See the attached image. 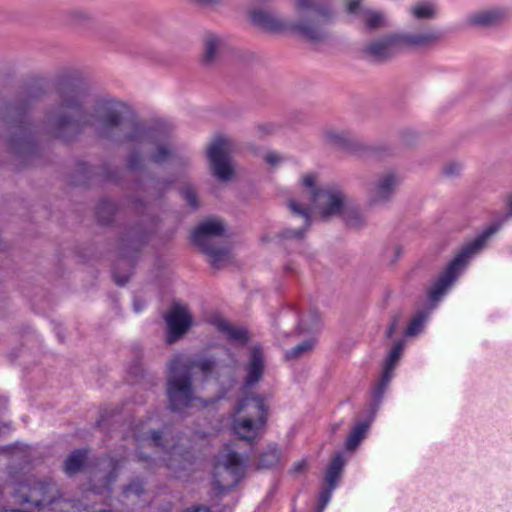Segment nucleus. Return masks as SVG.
Instances as JSON below:
<instances>
[{"mask_svg": "<svg viewBox=\"0 0 512 512\" xmlns=\"http://www.w3.org/2000/svg\"><path fill=\"white\" fill-rule=\"evenodd\" d=\"M134 309L136 312H139L141 310V308L136 303L134 304Z\"/></svg>", "mask_w": 512, "mask_h": 512, "instance_id": "nucleus-48", "label": "nucleus"}, {"mask_svg": "<svg viewBox=\"0 0 512 512\" xmlns=\"http://www.w3.org/2000/svg\"><path fill=\"white\" fill-rule=\"evenodd\" d=\"M294 217L301 219L298 228H286L280 237L284 240H301L312 218L329 220L341 217L347 226L361 228L365 225V216L352 199L337 186H322L318 178L308 173L301 178V192L298 198L288 200Z\"/></svg>", "mask_w": 512, "mask_h": 512, "instance_id": "nucleus-2", "label": "nucleus"}, {"mask_svg": "<svg viewBox=\"0 0 512 512\" xmlns=\"http://www.w3.org/2000/svg\"><path fill=\"white\" fill-rule=\"evenodd\" d=\"M402 178L396 171L387 170L379 173L369 187L367 203L376 206L389 202L395 195Z\"/></svg>", "mask_w": 512, "mask_h": 512, "instance_id": "nucleus-10", "label": "nucleus"}, {"mask_svg": "<svg viewBox=\"0 0 512 512\" xmlns=\"http://www.w3.org/2000/svg\"><path fill=\"white\" fill-rule=\"evenodd\" d=\"M325 139L337 145H345L349 141V134L336 129H327L324 133Z\"/></svg>", "mask_w": 512, "mask_h": 512, "instance_id": "nucleus-30", "label": "nucleus"}, {"mask_svg": "<svg viewBox=\"0 0 512 512\" xmlns=\"http://www.w3.org/2000/svg\"><path fill=\"white\" fill-rule=\"evenodd\" d=\"M268 419V407L260 396L245 397L233 411L232 431L240 439L253 442L260 438Z\"/></svg>", "mask_w": 512, "mask_h": 512, "instance_id": "nucleus-6", "label": "nucleus"}, {"mask_svg": "<svg viewBox=\"0 0 512 512\" xmlns=\"http://www.w3.org/2000/svg\"><path fill=\"white\" fill-rule=\"evenodd\" d=\"M407 12L417 21L432 20L438 15V7L431 0H420L410 5Z\"/></svg>", "mask_w": 512, "mask_h": 512, "instance_id": "nucleus-19", "label": "nucleus"}, {"mask_svg": "<svg viewBox=\"0 0 512 512\" xmlns=\"http://www.w3.org/2000/svg\"><path fill=\"white\" fill-rule=\"evenodd\" d=\"M245 470L246 460L226 446L215 460L213 469L215 489L222 494L225 490L236 486L244 477Z\"/></svg>", "mask_w": 512, "mask_h": 512, "instance_id": "nucleus-7", "label": "nucleus"}, {"mask_svg": "<svg viewBox=\"0 0 512 512\" xmlns=\"http://www.w3.org/2000/svg\"><path fill=\"white\" fill-rule=\"evenodd\" d=\"M229 43L223 35L207 32L203 36V60L212 64L216 62L227 50Z\"/></svg>", "mask_w": 512, "mask_h": 512, "instance_id": "nucleus-15", "label": "nucleus"}, {"mask_svg": "<svg viewBox=\"0 0 512 512\" xmlns=\"http://www.w3.org/2000/svg\"><path fill=\"white\" fill-rule=\"evenodd\" d=\"M90 95L82 86H69L60 91V103L48 118L50 133L68 138L94 126L102 137L125 142L150 141L151 132L136 122L122 118L124 104L111 97H101L88 108Z\"/></svg>", "mask_w": 512, "mask_h": 512, "instance_id": "nucleus-1", "label": "nucleus"}, {"mask_svg": "<svg viewBox=\"0 0 512 512\" xmlns=\"http://www.w3.org/2000/svg\"><path fill=\"white\" fill-rule=\"evenodd\" d=\"M509 16V10L505 7L496 6L479 11L469 18L474 25L490 26L495 25Z\"/></svg>", "mask_w": 512, "mask_h": 512, "instance_id": "nucleus-18", "label": "nucleus"}, {"mask_svg": "<svg viewBox=\"0 0 512 512\" xmlns=\"http://www.w3.org/2000/svg\"><path fill=\"white\" fill-rule=\"evenodd\" d=\"M144 492L142 484L136 480L131 482L125 489L123 490V495L126 499H130L132 497H139Z\"/></svg>", "mask_w": 512, "mask_h": 512, "instance_id": "nucleus-32", "label": "nucleus"}, {"mask_svg": "<svg viewBox=\"0 0 512 512\" xmlns=\"http://www.w3.org/2000/svg\"><path fill=\"white\" fill-rule=\"evenodd\" d=\"M10 111V123L11 128H13L15 136L23 139L25 136V127H24V111L25 108L23 105H12L9 108Z\"/></svg>", "mask_w": 512, "mask_h": 512, "instance_id": "nucleus-23", "label": "nucleus"}, {"mask_svg": "<svg viewBox=\"0 0 512 512\" xmlns=\"http://www.w3.org/2000/svg\"><path fill=\"white\" fill-rule=\"evenodd\" d=\"M170 154V149L166 145H159L156 153L153 155V160L157 163L163 162Z\"/></svg>", "mask_w": 512, "mask_h": 512, "instance_id": "nucleus-37", "label": "nucleus"}, {"mask_svg": "<svg viewBox=\"0 0 512 512\" xmlns=\"http://www.w3.org/2000/svg\"><path fill=\"white\" fill-rule=\"evenodd\" d=\"M294 16L284 19L266 9H252L251 22L272 32L292 31L310 41L319 42L330 35L339 13L332 0H293Z\"/></svg>", "mask_w": 512, "mask_h": 512, "instance_id": "nucleus-3", "label": "nucleus"}, {"mask_svg": "<svg viewBox=\"0 0 512 512\" xmlns=\"http://www.w3.org/2000/svg\"><path fill=\"white\" fill-rule=\"evenodd\" d=\"M87 458V452L84 450H75L64 462V471L68 475L77 473L83 466Z\"/></svg>", "mask_w": 512, "mask_h": 512, "instance_id": "nucleus-25", "label": "nucleus"}, {"mask_svg": "<svg viewBox=\"0 0 512 512\" xmlns=\"http://www.w3.org/2000/svg\"><path fill=\"white\" fill-rule=\"evenodd\" d=\"M113 276H114L116 283L119 285H124L125 283H127L128 279H129V276L126 275L124 277H120L116 272H114Z\"/></svg>", "mask_w": 512, "mask_h": 512, "instance_id": "nucleus-44", "label": "nucleus"}, {"mask_svg": "<svg viewBox=\"0 0 512 512\" xmlns=\"http://www.w3.org/2000/svg\"><path fill=\"white\" fill-rule=\"evenodd\" d=\"M397 323H398V318L395 317L393 320H392V323L390 324V326L388 327L387 331H386V335L387 337H391L393 335V333L395 332L396 330V327H397Z\"/></svg>", "mask_w": 512, "mask_h": 512, "instance_id": "nucleus-43", "label": "nucleus"}, {"mask_svg": "<svg viewBox=\"0 0 512 512\" xmlns=\"http://www.w3.org/2000/svg\"><path fill=\"white\" fill-rule=\"evenodd\" d=\"M500 227L501 223L490 225L476 239L461 248L429 290V299L431 302H437L445 294L447 289L466 268L470 259L486 245L487 240L495 234Z\"/></svg>", "mask_w": 512, "mask_h": 512, "instance_id": "nucleus-5", "label": "nucleus"}, {"mask_svg": "<svg viewBox=\"0 0 512 512\" xmlns=\"http://www.w3.org/2000/svg\"><path fill=\"white\" fill-rule=\"evenodd\" d=\"M369 428L368 422H360L356 424L347 437L345 447L347 450H354L364 439Z\"/></svg>", "mask_w": 512, "mask_h": 512, "instance_id": "nucleus-26", "label": "nucleus"}, {"mask_svg": "<svg viewBox=\"0 0 512 512\" xmlns=\"http://www.w3.org/2000/svg\"><path fill=\"white\" fill-rule=\"evenodd\" d=\"M186 512H209V510L206 507L199 506L193 508L192 510H187Z\"/></svg>", "mask_w": 512, "mask_h": 512, "instance_id": "nucleus-46", "label": "nucleus"}, {"mask_svg": "<svg viewBox=\"0 0 512 512\" xmlns=\"http://www.w3.org/2000/svg\"><path fill=\"white\" fill-rule=\"evenodd\" d=\"M225 232L223 222L211 218L200 223L191 235L192 242L197 245L207 256L212 266L220 268L229 260V251L211 245L213 237L222 236Z\"/></svg>", "mask_w": 512, "mask_h": 512, "instance_id": "nucleus-8", "label": "nucleus"}, {"mask_svg": "<svg viewBox=\"0 0 512 512\" xmlns=\"http://www.w3.org/2000/svg\"><path fill=\"white\" fill-rule=\"evenodd\" d=\"M264 159L269 165L276 166L282 161L283 158L276 152H268Z\"/></svg>", "mask_w": 512, "mask_h": 512, "instance_id": "nucleus-38", "label": "nucleus"}, {"mask_svg": "<svg viewBox=\"0 0 512 512\" xmlns=\"http://www.w3.org/2000/svg\"><path fill=\"white\" fill-rule=\"evenodd\" d=\"M79 506H80L79 504H75V505H73V509H75L79 512L80 511Z\"/></svg>", "mask_w": 512, "mask_h": 512, "instance_id": "nucleus-50", "label": "nucleus"}, {"mask_svg": "<svg viewBox=\"0 0 512 512\" xmlns=\"http://www.w3.org/2000/svg\"><path fill=\"white\" fill-rule=\"evenodd\" d=\"M402 51L398 33H390L368 43L364 52L371 59L384 61L390 59Z\"/></svg>", "mask_w": 512, "mask_h": 512, "instance_id": "nucleus-12", "label": "nucleus"}, {"mask_svg": "<svg viewBox=\"0 0 512 512\" xmlns=\"http://www.w3.org/2000/svg\"><path fill=\"white\" fill-rule=\"evenodd\" d=\"M133 437L135 438V440L137 442L143 443V445L147 444L149 446H156V447L162 446L161 436L156 431H152V430L135 431L133 434Z\"/></svg>", "mask_w": 512, "mask_h": 512, "instance_id": "nucleus-27", "label": "nucleus"}, {"mask_svg": "<svg viewBox=\"0 0 512 512\" xmlns=\"http://www.w3.org/2000/svg\"><path fill=\"white\" fill-rule=\"evenodd\" d=\"M121 466V461H110L107 465V467L111 468V472L109 475L104 476L101 472H96L93 475V481H102L101 484H94L91 488V492L95 494H103L104 492H110V485L115 480V472L119 469Z\"/></svg>", "mask_w": 512, "mask_h": 512, "instance_id": "nucleus-20", "label": "nucleus"}, {"mask_svg": "<svg viewBox=\"0 0 512 512\" xmlns=\"http://www.w3.org/2000/svg\"><path fill=\"white\" fill-rule=\"evenodd\" d=\"M167 341L173 343L183 336L192 325V315L184 305L174 304L165 315Z\"/></svg>", "mask_w": 512, "mask_h": 512, "instance_id": "nucleus-11", "label": "nucleus"}, {"mask_svg": "<svg viewBox=\"0 0 512 512\" xmlns=\"http://www.w3.org/2000/svg\"><path fill=\"white\" fill-rule=\"evenodd\" d=\"M182 195L188 202V204L193 208L196 209L198 207V202L196 198V194L194 192V189L192 187H186L182 190Z\"/></svg>", "mask_w": 512, "mask_h": 512, "instance_id": "nucleus-36", "label": "nucleus"}, {"mask_svg": "<svg viewBox=\"0 0 512 512\" xmlns=\"http://www.w3.org/2000/svg\"><path fill=\"white\" fill-rule=\"evenodd\" d=\"M315 347V340L310 338L307 340H304L300 344L293 347L291 350L286 352V358L287 359H296L299 357H302L309 352H311Z\"/></svg>", "mask_w": 512, "mask_h": 512, "instance_id": "nucleus-28", "label": "nucleus"}, {"mask_svg": "<svg viewBox=\"0 0 512 512\" xmlns=\"http://www.w3.org/2000/svg\"><path fill=\"white\" fill-rule=\"evenodd\" d=\"M233 142L226 136H216L207 148V157L214 176L219 180L227 181L233 176L234 170L231 162Z\"/></svg>", "mask_w": 512, "mask_h": 512, "instance_id": "nucleus-9", "label": "nucleus"}, {"mask_svg": "<svg viewBox=\"0 0 512 512\" xmlns=\"http://www.w3.org/2000/svg\"><path fill=\"white\" fill-rule=\"evenodd\" d=\"M345 458L341 453H337L331 459L326 473H325V484L336 488L337 483L341 477L343 467L345 465Z\"/></svg>", "mask_w": 512, "mask_h": 512, "instance_id": "nucleus-22", "label": "nucleus"}, {"mask_svg": "<svg viewBox=\"0 0 512 512\" xmlns=\"http://www.w3.org/2000/svg\"><path fill=\"white\" fill-rule=\"evenodd\" d=\"M278 460L279 453L276 448H272L261 456L259 464L263 468H270L274 466Z\"/></svg>", "mask_w": 512, "mask_h": 512, "instance_id": "nucleus-31", "label": "nucleus"}, {"mask_svg": "<svg viewBox=\"0 0 512 512\" xmlns=\"http://www.w3.org/2000/svg\"><path fill=\"white\" fill-rule=\"evenodd\" d=\"M403 349L404 341H398L383 362L381 378L373 389V397L377 402L381 401L386 388L393 378V372L401 359Z\"/></svg>", "mask_w": 512, "mask_h": 512, "instance_id": "nucleus-13", "label": "nucleus"}, {"mask_svg": "<svg viewBox=\"0 0 512 512\" xmlns=\"http://www.w3.org/2000/svg\"><path fill=\"white\" fill-rule=\"evenodd\" d=\"M402 252V247L398 244H395L386 250L385 256L391 263H394L402 255Z\"/></svg>", "mask_w": 512, "mask_h": 512, "instance_id": "nucleus-35", "label": "nucleus"}, {"mask_svg": "<svg viewBox=\"0 0 512 512\" xmlns=\"http://www.w3.org/2000/svg\"><path fill=\"white\" fill-rule=\"evenodd\" d=\"M129 165H130L131 168H134V166H135L132 161L129 162Z\"/></svg>", "mask_w": 512, "mask_h": 512, "instance_id": "nucleus-51", "label": "nucleus"}, {"mask_svg": "<svg viewBox=\"0 0 512 512\" xmlns=\"http://www.w3.org/2000/svg\"><path fill=\"white\" fill-rule=\"evenodd\" d=\"M427 314L424 312L418 313L409 323L407 330H406V336H415L418 333L421 332L426 320H427Z\"/></svg>", "mask_w": 512, "mask_h": 512, "instance_id": "nucleus-29", "label": "nucleus"}, {"mask_svg": "<svg viewBox=\"0 0 512 512\" xmlns=\"http://www.w3.org/2000/svg\"><path fill=\"white\" fill-rule=\"evenodd\" d=\"M216 367L214 358L201 356L195 361L187 359L183 355L175 356L168 367L167 394L170 407L173 411H183L189 407H204L205 401L196 397L191 386V376L195 370H199L205 377L209 376Z\"/></svg>", "mask_w": 512, "mask_h": 512, "instance_id": "nucleus-4", "label": "nucleus"}, {"mask_svg": "<svg viewBox=\"0 0 512 512\" xmlns=\"http://www.w3.org/2000/svg\"><path fill=\"white\" fill-rule=\"evenodd\" d=\"M170 461H172V459H170ZM166 465L169 468H172L174 466V464L172 462H168Z\"/></svg>", "mask_w": 512, "mask_h": 512, "instance_id": "nucleus-49", "label": "nucleus"}, {"mask_svg": "<svg viewBox=\"0 0 512 512\" xmlns=\"http://www.w3.org/2000/svg\"><path fill=\"white\" fill-rule=\"evenodd\" d=\"M334 489L335 488H332L331 486L326 485V487L320 492L319 504H320L321 510H323L329 503Z\"/></svg>", "mask_w": 512, "mask_h": 512, "instance_id": "nucleus-34", "label": "nucleus"}, {"mask_svg": "<svg viewBox=\"0 0 512 512\" xmlns=\"http://www.w3.org/2000/svg\"><path fill=\"white\" fill-rule=\"evenodd\" d=\"M319 315L316 312H311L307 318H302L300 321V329L301 331H309L315 328L319 322Z\"/></svg>", "mask_w": 512, "mask_h": 512, "instance_id": "nucleus-33", "label": "nucleus"}, {"mask_svg": "<svg viewBox=\"0 0 512 512\" xmlns=\"http://www.w3.org/2000/svg\"><path fill=\"white\" fill-rule=\"evenodd\" d=\"M98 512H110V511H107V510H101V511H98Z\"/></svg>", "mask_w": 512, "mask_h": 512, "instance_id": "nucleus-54", "label": "nucleus"}, {"mask_svg": "<svg viewBox=\"0 0 512 512\" xmlns=\"http://www.w3.org/2000/svg\"><path fill=\"white\" fill-rule=\"evenodd\" d=\"M510 211L512 213V202L510 203Z\"/></svg>", "mask_w": 512, "mask_h": 512, "instance_id": "nucleus-53", "label": "nucleus"}, {"mask_svg": "<svg viewBox=\"0 0 512 512\" xmlns=\"http://www.w3.org/2000/svg\"><path fill=\"white\" fill-rule=\"evenodd\" d=\"M197 1L202 4L212 5V6L221 4L223 2V0H197Z\"/></svg>", "mask_w": 512, "mask_h": 512, "instance_id": "nucleus-45", "label": "nucleus"}, {"mask_svg": "<svg viewBox=\"0 0 512 512\" xmlns=\"http://www.w3.org/2000/svg\"><path fill=\"white\" fill-rule=\"evenodd\" d=\"M361 22L369 30H376L390 26L388 14L383 10L368 8Z\"/></svg>", "mask_w": 512, "mask_h": 512, "instance_id": "nucleus-21", "label": "nucleus"}, {"mask_svg": "<svg viewBox=\"0 0 512 512\" xmlns=\"http://www.w3.org/2000/svg\"><path fill=\"white\" fill-rule=\"evenodd\" d=\"M460 171V165L458 164H449L444 168V173L448 176H452L457 174Z\"/></svg>", "mask_w": 512, "mask_h": 512, "instance_id": "nucleus-41", "label": "nucleus"}, {"mask_svg": "<svg viewBox=\"0 0 512 512\" xmlns=\"http://www.w3.org/2000/svg\"><path fill=\"white\" fill-rule=\"evenodd\" d=\"M367 9L363 0H345L343 4V13L349 21H361Z\"/></svg>", "mask_w": 512, "mask_h": 512, "instance_id": "nucleus-24", "label": "nucleus"}, {"mask_svg": "<svg viewBox=\"0 0 512 512\" xmlns=\"http://www.w3.org/2000/svg\"><path fill=\"white\" fill-rule=\"evenodd\" d=\"M138 457H139V460H144L145 459V457H143L141 454H139Z\"/></svg>", "mask_w": 512, "mask_h": 512, "instance_id": "nucleus-52", "label": "nucleus"}, {"mask_svg": "<svg viewBox=\"0 0 512 512\" xmlns=\"http://www.w3.org/2000/svg\"><path fill=\"white\" fill-rule=\"evenodd\" d=\"M402 51L430 46L441 38V33L436 30H428L414 33H398Z\"/></svg>", "mask_w": 512, "mask_h": 512, "instance_id": "nucleus-16", "label": "nucleus"}, {"mask_svg": "<svg viewBox=\"0 0 512 512\" xmlns=\"http://www.w3.org/2000/svg\"><path fill=\"white\" fill-rule=\"evenodd\" d=\"M169 453L172 455V457H173V458H174L175 456L179 455V454H178V451H177V447H176V446H173V447H172V450H171Z\"/></svg>", "mask_w": 512, "mask_h": 512, "instance_id": "nucleus-47", "label": "nucleus"}, {"mask_svg": "<svg viewBox=\"0 0 512 512\" xmlns=\"http://www.w3.org/2000/svg\"><path fill=\"white\" fill-rule=\"evenodd\" d=\"M245 378L244 388H250L257 384L263 376L265 370V355L259 345H253L249 349L247 363L244 367Z\"/></svg>", "mask_w": 512, "mask_h": 512, "instance_id": "nucleus-14", "label": "nucleus"}, {"mask_svg": "<svg viewBox=\"0 0 512 512\" xmlns=\"http://www.w3.org/2000/svg\"><path fill=\"white\" fill-rule=\"evenodd\" d=\"M307 467V461L305 459H301V460H298L296 461L292 468H291V472L294 473V474H299L301 472H303Z\"/></svg>", "mask_w": 512, "mask_h": 512, "instance_id": "nucleus-40", "label": "nucleus"}, {"mask_svg": "<svg viewBox=\"0 0 512 512\" xmlns=\"http://www.w3.org/2000/svg\"><path fill=\"white\" fill-rule=\"evenodd\" d=\"M71 18L74 22H82L89 19V14L81 10H75L71 12Z\"/></svg>", "mask_w": 512, "mask_h": 512, "instance_id": "nucleus-39", "label": "nucleus"}, {"mask_svg": "<svg viewBox=\"0 0 512 512\" xmlns=\"http://www.w3.org/2000/svg\"><path fill=\"white\" fill-rule=\"evenodd\" d=\"M210 324L219 331L228 341L243 345L248 341L246 329L230 324L225 318L215 315L209 320Z\"/></svg>", "mask_w": 512, "mask_h": 512, "instance_id": "nucleus-17", "label": "nucleus"}, {"mask_svg": "<svg viewBox=\"0 0 512 512\" xmlns=\"http://www.w3.org/2000/svg\"><path fill=\"white\" fill-rule=\"evenodd\" d=\"M272 130H273V126L272 125H270V124H263V125H259L258 126L257 133L260 136H263V135L271 133Z\"/></svg>", "mask_w": 512, "mask_h": 512, "instance_id": "nucleus-42", "label": "nucleus"}]
</instances>
